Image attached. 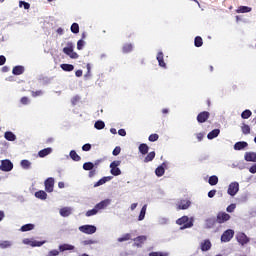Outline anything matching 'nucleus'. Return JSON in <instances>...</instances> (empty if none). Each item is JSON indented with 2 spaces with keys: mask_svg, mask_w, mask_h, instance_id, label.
I'll return each mask as SVG.
<instances>
[{
  "mask_svg": "<svg viewBox=\"0 0 256 256\" xmlns=\"http://www.w3.org/2000/svg\"><path fill=\"white\" fill-rule=\"evenodd\" d=\"M177 225H181L180 229H191L193 227V219L189 220L188 216H182L176 220Z\"/></svg>",
  "mask_w": 256,
  "mask_h": 256,
  "instance_id": "f257e3e1",
  "label": "nucleus"
},
{
  "mask_svg": "<svg viewBox=\"0 0 256 256\" xmlns=\"http://www.w3.org/2000/svg\"><path fill=\"white\" fill-rule=\"evenodd\" d=\"M119 165H121V160H115L110 164V173L114 175V177H119L121 175V169H119Z\"/></svg>",
  "mask_w": 256,
  "mask_h": 256,
  "instance_id": "f03ea898",
  "label": "nucleus"
},
{
  "mask_svg": "<svg viewBox=\"0 0 256 256\" xmlns=\"http://www.w3.org/2000/svg\"><path fill=\"white\" fill-rule=\"evenodd\" d=\"M63 53H65V55H68V57H70V59H79V54H77V52L73 51L72 43H68V46L63 48Z\"/></svg>",
  "mask_w": 256,
  "mask_h": 256,
  "instance_id": "7ed1b4c3",
  "label": "nucleus"
},
{
  "mask_svg": "<svg viewBox=\"0 0 256 256\" xmlns=\"http://www.w3.org/2000/svg\"><path fill=\"white\" fill-rule=\"evenodd\" d=\"M231 219V215H229L227 212H218L216 216V223H219V225H223V223H227Z\"/></svg>",
  "mask_w": 256,
  "mask_h": 256,
  "instance_id": "20e7f679",
  "label": "nucleus"
},
{
  "mask_svg": "<svg viewBox=\"0 0 256 256\" xmlns=\"http://www.w3.org/2000/svg\"><path fill=\"white\" fill-rule=\"evenodd\" d=\"M236 240L239 245H242V247H244V245H247L249 241H251V239L245 235V232H238L236 234Z\"/></svg>",
  "mask_w": 256,
  "mask_h": 256,
  "instance_id": "39448f33",
  "label": "nucleus"
},
{
  "mask_svg": "<svg viewBox=\"0 0 256 256\" xmlns=\"http://www.w3.org/2000/svg\"><path fill=\"white\" fill-rule=\"evenodd\" d=\"M234 236H235V231L232 229H228L224 231L223 234L221 235V241L222 243H229V241H231V239Z\"/></svg>",
  "mask_w": 256,
  "mask_h": 256,
  "instance_id": "423d86ee",
  "label": "nucleus"
},
{
  "mask_svg": "<svg viewBox=\"0 0 256 256\" xmlns=\"http://www.w3.org/2000/svg\"><path fill=\"white\" fill-rule=\"evenodd\" d=\"M79 231H81V233H85L86 235H93V233H96L97 227L94 225H83L79 227Z\"/></svg>",
  "mask_w": 256,
  "mask_h": 256,
  "instance_id": "0eeeda50",
  "label": "nucleus"
},
{
  "mask_svg": "<svg viewBox=\"0 0 256 256\" xmlns=\"http://www.w3.org/2000/svg\"><path fill=\"white\" fill-rule=\"evenodd\" d=\"M228 195H231V197H235L237 193H239V183L238 182H232L228 186Z\"/></svg>",
  "mask_w": 256,
  "mask_h": 256,
  "instance_id": "6e6552de",
  "label": "nucleus"
},
{
  "mask_svg": "<svg viewBox=\"0 0 256 256\" xmlns=\"http://www.w3.org/2000/svg\"><path fill=\"white\" fill-rule=\"evenodd\" d=\"M0 170L9 172L13 170V162L11 160H2L1 165H0Z\"/></svg>",
  "mask_w": 256,
  "mask_h": 256,
  "instance_id": "1a4fd4ad",
  "label": "nucleus"
},
{
  "mask_svg": "<svg viewBox=\"0 0 256 256\" xmlns=\"http://www.w3.org/2000/svg\"><path fill=\"white\" fill-rule=\"evenodd\" d=\"M191 207V200L182 199L177 203V211H185V209H189Z\"/></svg>",
  "mask_w": 256,
  "mask_h": 256,
  "instance_id": "9d476101",
  "label": "nucleus"
},
{
  "mask_svg": "<svg viewBox=\"0 0 256 256\" xmlns=\"http://www.w3.org/2000/svg\"><path fill=\"white\" fill-rule=\"evenodd\" d=\"M44 185L45 191H47V193H53V189L55 187V179H53L52 177L46 179Z\"/></svg>",
  "mask_w": 256,
  "mask_h": 256,
  "instance_id": "9b49d317",
  "label": "nucleus"
},
{
  "mask_svg": "<svg viewBox=\"0 0 256 256\" xmlns=\"http://www.w3.org/2000/svg\"><path fill=\"white\" fill-rule=\"evenodd\" d=\"M209 117H211V114L207 111H203L197 115V121L198 123H205Z\"/></svg>",
  "mask_w": 256,
  "mask_h": 256,
  "instance_id": "f8f14e48",
  "label": "nucleus"
},
{
  "mask_svg": "<svg viewBox=\"0 0 256 256\" xmlns=\"http://www.w3.org/2000/svg\"><path fill=\"white\" fill-rule=\"evenodd\" d=\"M147 241V236H138L134 239V247H143V243Z\"/></svg>",
  "mask_w": 256,
  "mask_h": 256,
  "instance_id": "ddd939ff",
  "label": "nucleus"
},
{
  "mask_svg": "<svg viewBox=\"0 0 256 256\" xmlns=\"http://www.w3.org/2000/svg\"><path fill=\"white\" fill-rule=\"evenodd\" d=\"M111 203V200L106 199L102 200L100 203L95 205L96 210L101 211V209H105L107 206H109Z\"/></svg>",
  "mask_w": 256,
  "mask_h": 256,
  "instance_id": "4468645a",
  "label": "nucleus"
},
{
  "mask_svg": "<svg viewBox=\"0 0 256 256\" xmlns=\"http://www.w3.org/2000/svg\"><path fill=\"white\" fill-rule=\"evenodd\" d=\"M244 159H245V161L256 163V153L255 152H246Z\"/></svg>",
  "mask_w": 256,
  "mask_h": 256,
  "instance_id": "2eb2a0df",
  "label": "nucleus"
},
{
  "mask_svg": "<svg viewBox=\"0 0 256 256\" xmlns=\"http://www.w3.org/2000/svg\"><path fill=\"white\" fill-rule=\"evenodd\" d=\"M249 144L245 141H241V142H236L234 144V149L235 151H243V149H245V147H248Z\"/></svg>",
  "mask_w": 256,
  "mask_h": 256,
  "instance_id": "dca6fc26",
  "label": "nucleus"
},
{
  "mask_svg": "<svg viewBox=\"0 0 256 256\" xmlns=\"http://www.w3.org/2000/svg\"><path fill=\"white\" fill-rule=\"evenodd\" d=\"M73 209L71 207H64L60 209V215L61 217H69L71 215Z\"/></svg>",
  "mask_w": 256,
  "mask_h": 256,
  "instance_id": "f3484780",
  "label": "nucleus"
},
{
  "mask_svg": "<svg viewBox=\"0 0 256 256\" xmlns=\"http://www.w3.org/2000/svg\"><path fill=\"white\" fill-rule=\"evenodd\" d=\"M163 57H164L163 52H158L157 61L159 63V66L165 69L167 67V64L165 63V60L163 59Z\"/></svg>",
  "mask_w": 256,
  "mask_h": 256,
  "instance_id": "a211bd4d",
  "label": "nucleus"
},
{
  "mask_svg": "<svg viewBox=\"0 0 256 256\" xmlns=\"http://www.w3.org/2000/svg\"><path fill=\"white\" fill-rule=\"evenodd\" d=\"M52 152H53L52 148H44L38 152V155L39 157L43 158V157H47V155H51Z\"/></svg>",
  "mask_w": 256,
  "mask_h": 256,
  "instance_id": "6ab92c4d",
  "label": "nucleus"
},
{
  "mask_svg": "<svg viewBox=\"0 0 256 256\" xmlns=\"http://www.w3.org/2000/svg\"><path fill=\"white\" fill-rule=\"evenodd\" d=\"M13 75H23L25 73V67L15 66L12 70Z\"/></svg>",
  "mask_w": 256,
  "mask_h": 256,
  "instance_id": "aec40b11",
  "label": "nucleus"
},
{
  "mask_svg": "<svg viewBox=\"0 0 256 256\" xmlns=\"http://www.w3.org/2000/svg\"><path fill=\"white\" fill-rule=\"evenodd\" d=\"M201 251H209L211 249V241L205 240L200 244Z\"/></svg>",
  "mask_w": 256,
  "mask_h": 256,
  "instance_id": "412c9836",
  "label": "nucleus"
},
{
  "mask_svg": "<svg viewBox=\"0 0 256 256\" xmlns=\"http://www.w3.org/2000/svg\"><path fill=\"white\" fill-rule=\"evenodd\" d=\"M4 138L6 139V141H15L17 139V136L13 132L7 131L4 134Z\"/></svg>",
  "mask_w": 256,
  "mask_h": 256,
  "instance_id": "4be33fe9",
  "label": "nucleus"
},
{
  "mask_svg": "<svg viewBox=\"0 0 256 256\" xmlns=\"http://www.w3.org/2000/svg\"><path fill=\"white\" fill-rule=\"evenodd\" d=\"M75 249V246L70 245V244H62L59 246V251H73Z\"/></svg>",
  "mask_w": 256,
  "mask_h": 256,
  "instance_id": "5701e85b",
  "label": "nucleus"
},
{
  "mask_svg": "<svg viewBox=\"0 0 256 256\" xmlns=\"http://www.w3.org/2000/svg\"><path fill=\"white\" fill-rule=\"evenodd\" d=\"M252 8L248 6H239L238 9H236V13H251Z\"/></svg>",
  "mask_w": 256,
  "mask_h": 256,
  "instance_id": "b1692460",
  "label": "nucleus"
},
{
  "mask_svg": "<svg viewBox=\"0 0 256 256\" xmlns=\"http://www.w3.org/2000/svg\"><path fill=\"white\" fill-rule=\"evenodd\" d=\"M221 133V130L214 129L211 132L208 133L207 137L208 139H215V137H219V134Z\"/></svg>",
  "mask_w": 256,
  "mask_h": 256,
  "instance_id": "393cba45",
  "label": "nucleus"
},
{
  "mask_svg": "<svg viewBox=\"0 0 256 256\" xmlns=\"http://www.w3.org/2000/svg\"><path fill=\"white\" fill-rule=\"evenodd\" d=\"M35 197L37 199H42V201H45V199H47V192L40 190L35 192Z\"/></svg>",
  "mask_w": 256,
  "mask_h": 256,
  "instance_id": "a878e982",
  "label": "nucleus"
},
{
  "mask_svg": "<svg viewBox=\"0 0 256 256\" xmlns=\"http://www.w3.org/2000/svg\"><path fill=\"white\" fill-rule=\"evenodd\" d=\"M139 151L142 155H147L149 153V146L145 143L140 144Z\"/></svg>",
  "mask_w": 256,
  "mask_h": 256,
  "instance_id": "bb28decb",
  "label": "nucleus"
},
{
  "mask_svg": "<svg viewBox=\"0 0 256 256\" xmlns=\"http://www.w3.org/2000/svg\"><path fill=\"white\" fill-rule=\"evenodd\" d=\"M107 181H111V177H103L99 181L94 184V187H101V185H105Z\"/></svg>",
  "mask_w": 256,
  "mask_h": 256,
  "instance_id": "cd10ccee",
  "label": "nucleus"
},
{
  "mask_svg": "<svg viewBox=\"0 0 256 256\" xmlns=\"http://www.w3.org/2000/svg\"><path fill=\"white\" fill-rule=\"evenodd\" d=\"M33 229H35V225L34 224H26L23 225L20 228V231H22L23 233L27 232V231H33Z\"/></svg>",
  "mask_w": 256,
  "mask_h": 256,
  "instance_id": "c85d7f7f",
  "label": "nucleus"
},
{
  "mask_svg": "<svg viewBox=\"0 0 256 256\" xmlns=\"http://www.w3.org/2000/svg\"><path fill=\"white\" fill-rule=\"evenodd\" d=\"M60 67L63 71L66 72H71L73 71V69H75V66H73V64H61Z\"/></svg>",
  "mask_w": 256,
  "mask_h": 256,
  "instance_id": "c756f323",
  "label": "nucleus"
},
{
  "mask_svg": "<svg viewBox=\"0 0 256 256\" xmlns=\"http://www.w3.org/2000/svg\"><path fill=\"white\" fill-rule=\"evenodd\" d=\"M215 223H217V219H215V218H208L206 220V226L208 229L215 227Z\"/></svg>",
  "mask_w": 256,
  "mask_h": 256,
  "instance_id": "7c9ffc66",
  "label": "nucleus"
},
{
  "mask_svg": "<svg viewBox=\"0 0 256 256\" xmlns=\"http://www.w3.org/2000/svg\"><path fill=\"white\" fill-rule=\"evenodd\" d=\"M241 131L243 135H249V133H251V127L245 123H242Z\"/></svg>",
  "mask_w": 256,
  "mask_h": 256,
  "instance_id": "2f4dec72",
  "label": "nucleus"
},
{
  "mask_svg": "<svg viewBox=\"0 0 256 256\" xmlns=\"http://www.w3.org/2000/svg\"><path fill=\"white\" fill-rule=\"evenodd\" d=\"M208 183L209 185L211 186H215L217 185V183H219V177L213 175V176H210L209 179H208Z\"/></svg>",
  "mask_w": 256,
  "mask_h": 256,
  "instance_id": "473e14b6",
  "label": "nucleus"
},
{
  "mask_svg": "<svg viewBox=\"0 0 256 256\" xmlns=\"http://www.w3.org/2000/svg\"><path fill=\"white\" fill-rule=\"evenodd\" d=\"M94 168H95V164H93V162H85L83 164L84 171H92V169Z\"/></svg>",
  "mask_w": 256,
  "mask_h": 256,
  "instance_id": "72a5a7b5",
  "label": "nucleus"
},
{
  "mask_svg": "<svg viewBox=\"0 0 256 256\" xmlns=\"http://www.w3.org/2000/svg\"><path fill=\"white\" fill-rule=\"evenodd\" d=\"M145 213H147V205H144L140 211V214L138 216V221H143L145 219Z\"/></svg>",
  "mask_w": 256,
  "mask_h": 256,
  "instance_id": "f704fd0d",
  "label": "nucleus"
},
{
  "mask_svg": "<svg viewBox=\"0 0 256 256\" xmlns=\"http://www.w3.org/2000/svg\"><path fill=\"white\" fill-rule=\"evenodd\" d=\"M155 174L157 175V177H163V175H165V168L163 166L157 167L155 170Z\"/></svg>",
  "mask_w": 256,
  "mask_h": 256,
  "instance_id": "c9c22d12",
  "label": "nucleus"
},
{
  "mask_svg": "<svg viewBox=\"0 0 256 256\" xmlns=\"http://www.w3.org/2000/svg\"><path fill=\"white\" fill-rule=\"evenodd\" d=\"M195 47H203V38L201 36H196L194 39Z\"/></svg>",
  "mask_w": 256,
  "mask_h": 256,
  "instance_id": "e433bc0d",
  "label": "nucleus"
},
{
  "mask_svg": "<svg viewBox=\"0 0 256 256\" xmlns=\"http://www.w3.org/2000/svg\"><path fill=\"white\" fill-rule=\"evenodd\" d=\"M123 53H131L133 51V44H125L122 47Z\"/></svg>",
  "mask_w": 256,
  "mask_h": 256,
  "instance_id": "4c0bfd02",
  "label": "nucleus"
},
{
  "mask_svg": "<svg viewBox=\"0 0 256 256\" xmlns=\"http://www.w3.org/2000/svg\"><path fill=\"white\" fill-rule=\"evenodd\" d=\"M155 159V151H152L148 153V155L145 157L144 162L149 163L150 161H153Z\"/></svg>",
  "mask_w": 256,
  "mask_h": 256,
  "instance_id": "58836bf2",
  "label": "nucleus"
},
{
  "mask_svg": "<svg viewBox=\"0 0 256 256\" xmlns=\"http://www.w3.org/2000/svg\"><path fill=\"white\" fill-rule=\"evenodd\" d=\"M251 115H253V112H251V110H249V109H246L241 113L242 119H249V117H251Z\"/></svg>",
  "mask_w": 256,
  "mask_h": 256,
  "instance_id": "ea45409f",
  "label": "nucleus"
},
{
  "mask_svg": "<svg viewBox=\"0 0 256 256\" xmlns=\"http://www.w3.org/2000/svg\"><path fill=\"white\" fill-rule=\"evenodd\" d=\"M94 127L98 130L105 129V122H103L102 120H98L95 122Z\"/></svg>",
  "mask_w": 256,
  "mask_h": 256,
  "instance_id": "a19ab883",
  "label": "nucleus"
},
{
  "mask_svg": "<svg viewBox=\"0 0 256 256\" xmlns=\"http://www.w3.org/2000/svg\"><path fill=\"white\" fill-rule=\"evenodd\" d=\"M70 157L73 161H79L81 159V156L75 150L70 151Z\"/></svg>",
  "mask_w": 256,
  "mask_h": 256,
  "instance_id": "79ce46f5",
  "label": "nucleus"
},
{
  "mask_svg": "<svg viewBox=\"0 0 256 256\" xmlns=\"http://www.w3.org/2000/svg\"><path fill=\"white\" fill-rule=\"evenodd\" d=\"M97 213H99V210L94 206L93 209L86 212V217H93V215H97Z\"/></svg>",
  "mask_w": 256,
  "mask_h": 256,
  "instance_id": "37998d69",
  "label": "nucleus"
},
{
  "mask_svg": "<svg viewBox=\"0 0 256 256\" xmlns=\"http://www.w3.org/2000/svg\"><path fill=\"white\" fill-rule=\"evenodd\" d=\"M21 167L22 169H31V163L29 162V160H22Z\"/></svg>",
  "mask_w": 256,
  "mask_h": 256,
  "instance_id": "c03bdc74",
  "label": "nucleus"
},
{
  "mask_svg": "<svg viewBox=\"0 0 256 256\" xmlns=\"http://www.w3.org/2000/svg\"><path fill=\"white\" fill-rule=\"evenodd\" d=\"M131 239V234H124L122 237L118 238L119 243H123V241H129Z\"/></svg>",
  "mask_w": 256,
  "mask_h": 256,
  "instance_id": "a18cd8bd",
  "label": "nucleus"
},
{
  "mask_svg": "<svg viewBox=\"0 0 256 256\" xmlns=\"http://www.w3.org/2000/svg\"><path fill=\"white\" fill-rule=\"evenodd\" d=\"M70 29H71L72 33H74V34L79 33V24L78 23H73L71 25Z\"/></svg>",
  "mask_w": 256,
  "mask_h": 256,
  "instance_id": "49530a36",
  "label": "nucleus"
},
{
  "mask_svg": "<svg viewBox=\"0 0 256 256\" xmlns=\"http://www.w3.org/2000/svg\"><path fill=\"white\" fill-rule=\"evenodd\" d=\"M19 7H24V9H31V4H29V2H25V1H20L19 2Z\"/></svg>",
  "mask_w": 256,
  "mask_h": 256,
  "instance_id": "de8ad7c7",
  "label": "nucleus"
},
{
  "mask_svg": "<svg viewBox=\"0 0 256 256\" xmlns=\"http://www.w3.org/2000/svg\"><path fill=\"white\" fill-rule=\"evenodd\" d=\"M79 101H81V97H79V96H74V97H72V99H71V104H72L73 106H75V105H77V103H79Z\"/></svg>",
  "mask_w": 256,
  "mask_h": 256,
  "instance_id": "09e8293b",
  "label": "nucleus"
},
{
  "mask_svg": "<svg viewBox=\"0 0 256 256\" xmlns=\"http://www.w3.org/2000/svg\"><path fill=\"white\" fill-rule=\"evenodd\" d=\"M236 208H237V205H235V204H230V205L226 208V211H227V213H233V211H235Z\"/></svg>",
  "mask_w": 256,
  "mask_h": 256,
  "instance_id": "8fccbe9b",
  "label": "nucleus"
},
{
  "mask_svg": "<svg viewBox=\"0 0 256 256\" xmlns=\"http://www.w3.org/2000/svg\"><path fill=\"white\" fill-rule=\"evenodd\" d=\"M168 254L165 252H150L149 256H167Z\"/></svg>",
  "mask_w": 256,
  "mask_h": 256,
  "instance_id": "3c124183",
  "label": "nucleus"
},
{
  "mask_svg": "<svg viewBox=\"0 0 256 256\" xmlns=\"http://www.w3.org/2000/svg\"><path fill=\"white\" fill-rule=\"evenodd\" d=\"M83 47H85V41L78 40V42H77V49H78V51H81V49H83Z\"/></svg>",
  "mask_w": 256,
  "mask_h": 256,
  "instance_id": "603ef678",
  "label": "nucleus"
},
{
  "mask_svg": "<svg viewBox=\"0 0 256 256\" xmlns=\"http://www.w3.org/2000/svg\"><path fill=\"white\" fill-rule=\"evenodd\" d=\"M148 139H149V141H151L153 143V142H155L159 139V135L158 134H151Z\"/></svg>",
  "mask_w": 256,
  "mask_h": 256,
  "instance_id": "864d4df0",
  "label": "nucleus"
},
{
  "mask_svg": "<svg viewBox=\"0 0 256 256\" xmlns=\"http://www.w3.org/2000/svg\"><path fill=\"white\" fill-rule=\"evenodd\" d=\"M0 247H2V249H7V247H11V242L4 241L0 244Z\"/></svg>",
  "mask_w": 256,
  "mask_h": 256,
  "instance_id": "5fc2aeb1",
  "label": "nucleus"
},
{
  "mask_svg": "<svg viewBox=\"0 0 256 256\" xmlns=\"http://www.w3.org/2000/svg\"><path fill=\"white\" fill-rule=\"evenodd\" d=\"M119 153H121V147L116 146L112 152V154L117 157V155H119Z\"/></svg>",
  "mask_w": 256,
  "mask_h": 256,
  "instance_id": "6e6d98bb",
  "label": "nucleus"
},
{
  "mask_svg": "<svg viewBox=\"0 0 256 256\" xmlns=\"http://www.w3.org/2000/svg\"><path fill=\"white\" fill-rule=\"evenodd\" d=\"M32 97H39L41 95H43V91L41 90H37V91H32Z\"/></svg>",
  "mask_w": 256,
  "mask_h": 256,
  "instance_id": "4d7b16f0",
  "label": "nucleus"
},
{
  "mask_svg": "<svg viewBox=\"0 0 256 256\" xmlns=\"http://www.w3.org/2000/svg\"><path fill=\"white\" fill-rule=\"evenodd\" d=\"M215 195H217V190H210V191L208 192V197H209L210 199H213V197H215Z\"/></svg>",
  "mask_w": 256,
  "mask_h": 256,
  "instance_id": "13d9d810",
  "label": "nucleus"
},
{
  "mask_svg": "<svg viewBox=\"0 0 256 256\" xmlns=\"http://www.w3.org/2000/svg\"><path fill=\"white\" fill-rule=\"evenodd\" d=\"M95 175H97V170H96V169H92V170H90V172L88 173V177H90V178L95 177Z\"/></svg>",
  "mask_w": 256,
  "mask_h": 256,
  "instance_id": "bf43d9fd",
  "label": "nucleus"
},
{
  "mask_svg": "<svg viewBox=\"0 0 256 256\" xmlns=\"http://www.w3.org/2000/svg\"><path fill=\"white\" fill-rule=\"evenodd\" d=\"M57 255H59V251L58 250H51L47 254V256H57Z\"/></svg>",
  "mask_w": 256,
  "mask_h": 256,
  "instance_id": "052dcab7",
  "label": "nucleus"
},
{
  "mask_svg": "<svg viewBox=\"0 0 256 256\" xmlns=\"http://www.w3.org/2000/svg\"><path fill=\"white\" fill-rule=\"evenodd\" d=\"M82 150L91 151V144L87 143L82 146Z\"/></svg>",
  "mask_w": 256,
  "mask_h": 256,
  "instance_id": "680f3d73",
  "label": "nucleus"
},
{
  "mask_svg": "<svg viewBox=\"0 0 256 256\" xmlns=\"http://www.w3.org/2000/svg\"><path fill=\"white\" fill-rule=\"evenodd\" d=\"M20 101H21L22 105H28L29 98L24 96V97L21 98Z\"/></svg>",
  "mask_w": 256,
  "mask_h": 256,
  "instance_id": "e2e57ef3",
  "label": "nucleus"
},
{
  "mask_svg": "<svg viewBox=\"0 0 256 256\" xmlns=\"http://www.w3.org/2000/svg\"><path fill=\"white\" fill-rule=\"evenodd\" d=\"M118 135H120L121 137H125V135H127V131H125V129H120L118 130Z\"/></svg>",
  "mask_w": 256,
  "mask_h": 256,
  "instance_id": "0e129e2a",
  "label": "nucleus"
},
{
  "mask_svg": "<svg viewBox=\"0 0 256 256\" xmlns=\"http://www.w3.org/2000/svg\"><path fill=\"white\" fill-rule=\"evenodd\" d=\"M196 137H197L198 141H203V137H205V134L198 133V134H196Z\"/></svg>",
  "mask_w": 256,
  "mask_h": 256,
  "instance_id": "69168bd1",
  "label": "nucleus"
},
{
  "mask_svg": "<svg viewBox=\"0 0 256 256\" xmlns=\"http://www.w3.org/2000/svg\"><path fill=\"white\" fill-rule=\"evenodd\" d=\"M7 58H5V56L1 55L0 56V66L3 65L4 63H6Z\"/></svg>",
  "mask_w": 256,
  "mask_h": 256,
  "instance_id": "338daca9",
  "label": "nucleus"
},
{
  "mask_svg": "<svg viewBox=\"0 0 256 256\" xmlns=\"http://www.w3.org/2000/svg\"><path fill=\"white\" fill-rule=\"evenodd\" d=\"M249 171L251 173H256V164L252 165L250 168H249Z\"/></svg>",
  "mask_w": 256,
  "mask_h": 256,
  "instance_id": "774afa93",
  "label": "nucleus"
}]
</instances>
